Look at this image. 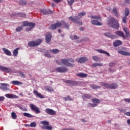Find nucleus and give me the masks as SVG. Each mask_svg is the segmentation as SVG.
Returning a JSON list of instances; mask_svg holds the SVG:
<instances>
[{"mask_svg": "<svg viewBox=\"0 0 130 130\" xmlns=\"http://www.w3.org/2000/svg\"><path fill=\"white\" fill-rule=\"evenodd\" d=\"M70 62H74V61L72 58L62 59L60 60L56 61V62L58 63V64H64V66H67L70 68H74V67H75V64L71 63Z\"/></svg>", "mask_w": 130, "mask_h": 130, "instance_id": "nucleus-1", "label": "nucleus"}, {"mask_svg": "<svg viewBox=\"0 0 130 130\" xmlns=\"http://www.w3.org/2000/svg\"><path fill=\"white\" fill-rule=\"evenodd\" d=\"M109 25L112 28L114 29H118L119 28V24L117 20L114 19V18H112L109 21Z\"/></svg>", "mask_w": 130, "mask_h": 130, "instance_id": "nucleus-2", "label": "nucleus"}, {"mask_svg": "<svg viewBox=\"0 0 130 130\" xmlns=\"http://www.w3.org/2000/svg\"><path fill=\"white\" fill-rule=\"evenodd\" d=\"M101 85L103 87H105V88H107L108 89H116L117 88V84L116 83H112V84H108L104 82H101Z\"/></svg>", "mask_w": 130, "mask_h": 130, "instance_id": "nucleus-3", "label": "nucleus"}, {"mask_svg": "<svg viewBox=\"0 0 130 130\" xmlns=\"http://www.w3.org/2000/svg\"><path fill=\"white\" fill-rule=\"evenodd\" d=\"M41 42H42V40L38 39L37 41H32L28 42V45L30 47H34L41 44Z\"/></svg>", "mask_w": 130, "mask_h": 130, "instance_id": "nucleus-4", "label": "nucleus"}, {"mask_svg": "<svg viewBox=\"0 0 130 130\" xmlns=\"http://www.w3.org/2000/svg\"><path fill=\"white\" fill-rule=\"evenodd\" d=\"M59 27H61V22H58L55 24H51L49 27V29L50 30H55L56 28H59Z\"/></svg>", "mask_w": 130, "mask_h": 130, "instance_id": "nucleus-5", "label": "nucleus"}, {"mask_svg": "<svg viewBox=\"0 0 130 130\" xmlns=\"http://www.w3.org/2000/svg\"><path fill=\"white\" fill-rule=\"evenodd\" d=\"M30 107L32 111H35L37 114L40 113V109L38 107L33 105L30 104Z\"/></svg>", "mask_w": 130, "mask_h": 130, "instance_id": "nucleus-6", "label": "nucleus"}, {"mask_svg": "<svg viewBox=\"0 0 130 130\" xmlns=\"http://www.w3.org/2000/svg\"><path fill=\"white\" fill-rule=\"evenodd\" d=\"M56 71L58 73H66L68 71V68L66 67H57L56 68Z\"/></svg>", "mask_w": 130, "mask_h": 130, "instance_id": "nucleus-7", "label": "nucleus"}, {"mask_svg": "<svg viewBox=\"0 0 130 130\" xmlns=\"http://www.w3.org/2000/svg\"><path fill=\"white\" fill-rule=\"evenodd\" d=\"M0 70L2 72H5V73H12V69L11 68L5 67L4 66H0Z\"/></svg>", "mask_w": 130, "mask_h": 130, "instance_id": "nucleus-8", "label": "nucleus"}, {"mask_svg": "<svg viewBox=\"0 0 130 130\" xmlns=\"http://www.w3.org/2000/svg\"><path fill=\"white\" fill-rule=\"evenodd\" d=\"M5 97L9 99H18V96L11 93H7L5 94Z\"/></svg>", "mask_w": 130, "mask_h": 130, "instance_id": "nucleus-9", "label": "nucleus"}, {"mask_svg": "<svg viewBox=\"0 0 130 130\" xmlns=\"http://www.w3.org/2000/svg\"><path fill=\"white\" fill-rule=\"evenodd\" d=\"M69 19L70 21H73L74 23H77V24H79V25H82V22L78 21V16H76L75 18L73 17H70Z\"/></svg>", "mask_w": 130, "mask_h": 130, "instance_id": "nucleus-10", "label": "nucleus"}, {"mask_svg": "<svg viewBox=\"0 0 130 130\" xmlns=\"http://www.w3.org/2000/svg\"><path fill=\"white\" fill-rule=\"evenodd\" d=\"M115 34L117 35V36H119V37H122V38H124V39H125V35H124V33L122 31H116L115 32Z\"/></svg>", "mask_w": 130, "mask_h": 130, "instance_id": "nucleus-11", "label": "nucleus"}, {"mask_svg": "<svg viewBox=\"0 0 130 130\" xmlns=\"http://www.w3.org/2000/svg\"><path fill=\"white\" fill-rule=\"evenodd\" d=\"M45 112L50 115H55V113H56V112L51 109H46L45 110Z\"/></svg>", "mask_w": 130, "mask_h": 130, "instance_id": "nucleus-12", "label": "nucleus"}, {"mask_svg": "<svg viewBox=\"0 0 130 130\" xmlns=\"http://www.w3.org/2000/svg\"><path fill=\"white\" fill-rule=\"evenodd\" d=\"M105 36L111 38V39H115L116 36L112 35L111 32H105L104 34Z\"/></svg>", "mask_w": 130, "mask_h": 130, "instance_id": "nucleus-13", "label": "nucleus"}, {"mask_svg": "<svg viewBox=\"0 0 130 130\" xmlns=\"http://www.w3.org/2000/svg\"><path fill=\"white\" fill-rule=\"evenodd\" d=\"M91 23L92 25H95L96 26H102V23L97 20H91Z\"/></svg>", "mask_w": 130, "mask_h": 130, "instance_id": "nucleus-14", "label": "nucleus"}, {"mask_svg": "<svg viewBox=\"0 0 130 130\" xmlns=\"http://www.w3.org/2000/svg\"><path fill=\"white\" fill-rule=\"evenodd\" d=\"M88 60V58L87 57H80L78 62H80V63H84V62H86Z\"/></svg>", "mask_w": 130, "mask_h": 130, "instance_id": "nucleus-15", "label": "nucleus"}, {"mask_svg": "<svg viewBox=\"0 0 130 130\" xmlns=\"http://www.w3.org/2000/svg\"><path fill=\"white\" fill-rule=\"evenodd\" d=\"M51 37H52L51 34L48 32L46 36V41L47 43H49V42H50V41L51 40Z\"/></svg>", "mask_w": 130, "mask_h": 130, "instance_id": "nucleus-16", "label": "nucleus"}, {"mask_svg": "<svg viewBox=\"0 0 130 130\" xmlns=\"http://www.w3.org/2000/svg\"><path fill=\"white\" fill-rule=\"evenodd\" d=\"M95 51H98V52H99L100 53H103V54H107L108 56H110V54H109V53L102 49H96Z\"/></svg>", "mask_w": 130, "mask_h": 130, "instance_id": "nucleus-17", "label": "nucleus"}, {"mask_svg": "<svg viewBox=\"0 0 130 130\" xmlns=\"http://www.w3.org/2000/svg\"><path fill=\"white\" fill-rule=\"evenodd\" d=\"M23 26L26 27V26H32V27H35V23L33 22H28L27 21H24L23 22Z\"/></svg>", "mask_w": 130, "mask_h": 130, "instance_id": "nucleus-18", "label": "nucleus"}, {"mask_svg": "<svg viewBox=\"0 0 130 130\" xmlns=\"http://www.w3.org/2000/svg\"><path fill=\"white\" fill-rule=\"evenodd\" d=\"M118 53L120 54H122V55H125L126 56H128L130 55L129 52H126L124 51L120 50L118 51Z\"/></svg>", "mask_w": 130, "mask_h": 130, "instance_id": "nucleus-19", "label": "nucleus"}, {"mask_svg": "<svg viewBox=\"0 0 130 130\" xmlns=\"http://www.w3.org/2000/svg\"><path fill=\"white\" fill-rule=\"evenodd\" d=\"M3 50L6 55H8L9 56L12 55V52H11V51L8 50V49L3 48Z\"/></svg>", "mask_w": 130, "mask_h": 130, "instance_id": "nucleus-20", "label": "nucleus"}, {"mask_svg": "<svg viewBox=\"0 0 130 130\" xmlns=\"http://www.w3.org/2000/svg\"><path fill=\"white\" fill-rule=\"evenodd\" d=\"M61 24L66 28V29H69V27H70V24L69 23H66L64 20H61Z\"/></svg>", "mask_w": 130, "mask_h": 130, "instance_id": "nucleus-21", "label": "nucleus"}, {"mask_svg": "<svg viewBox=\"0 0 130 130\" xmlns=\"http://www.w3.org/2000/svg\"><path fill=\"white\" fill-rule=\"evenodd\" d=\"M121 44H122V42L119 40H117L113 43V45L115 47H117V46H119Z\"/></svg>", "mask_w": 130, "mask_h": 130, "instance_id": "nucleus-22", "label": "nucleus"}, {"mask_svg": "<svg viewBox=\"0 0 130 130\" xmlns=\"http://www.w3.org/2000/svg\"><path fill=\"white\" fill-rule=\"evenodd\" d=\"M45 89L46 91H48V92H53V91H54V89H53L52 87L49 86H45Z\"/></svg>", "mask_w": 130, "mask_h": 130, "instance_id": "nucleus-23", "label": "nucleus"}, {"mask_svg": "<svg viewBox=\"0 0 130 130\" xmlns=\"http://www.w3.org/2000/svg\"><path fill=\"white\" fill-rule=\"evenodd\" d=\"M76 76H77L78 77H79L80 78H87L88 75L86 74L80 73L77 74Z\"/></svg>", "mask_w": 130, "mask_h": 130, "instance_id": "nucleus-24", "label": "nucleus"}, {"mask_svg": "<svg viewBox=\"0 0 130 130\" xmlns=\"http://www.w3.org/2000/svg\"><path fill=\"white\" fill-rule=\"evenodd\" d=\"M34 93L35 94V95H37L38 97H39V98H41V99L44 98V96H43L42 94L38 92V91H37V90H35L34 91Z\"/></svg>", "mask_w": 130, "mask_h": 130, "instance_id": "nucleus-25", "label": "nucleus"}, {"mask_svg": "<svg viewBox=\"0 0 130 130\" xmlns=\"http://www.w3.org/2000/svg\"><path fill=\"white\" fill-rule=\"evenodd\" d=\"M82 98L84 101H86L87 99H90L91 98V95H90V94H85L82 95Z\"/></svg>", "mask_w": 130, "mask_h": 130, "instance_id": "nucleus-26", "label": "nucleus"}, {"mask_svg": "<svg viewBox=\"0 0 130 130\" xmlns=\"http://www.w3.org/2000/svg\"><path fill=\"white\" fill-rule=\"evenodd\" d=\"M20 49V48H16L14 50L13 52V54L14 56H17L18 54L19 53V50Z\"/></svg>", "mask_w": 130, "mask_h": 130, "instance_id": "nucleus-27", "label": "nucleus"}, {"mask_svg": "<svg viewBox=\"0 0 130 130\" xmlns=\"http://www.w3.org/2000/svg\"><path fill=\"white\" fill-rule=\"evenodd\" d=\"M11 84H13V85H23V83L19 81H17V80H15V81H12L11 82Z\"/></svg>", "mask_w": 130, "mask_h": 130, "instance_id": "nucleus-28", "label": "nucleus"}, {"mask_svg": "<svg viewBox=\"0 0 130 130\" xmlns=\"http://www.w3.org/2000/svg\"><path fill=\"white\" fill-rule=\"evenodd\" d=\"M1 88L3 90H9V88L7 87V86H9V84L6 83H1Z\"/></svg>", "mask_w": 130, "mask_h": 130, "instance_id": "nucleus-29", "label": "nucleus"}, {"mask_svg": "<svg viewBox=\"0 0 130 130\" xmlns=\"http://www.w3.org/2000/svg\"><path fill=\"white\" fill-rule=\"evenodd\" d=\"M113 13L115 15L116 17L118 18L119 17V14H118V12H117V9L115 8H113Z\"/></svg>", "mask_w": 130, "mask_h": 130, "instance_id": "nucleus-30", "label": "nucleus"}, {"mask_svg": "<svg viewBox=\"0 0 130 130\" xmlns=\"http://www.w3.org/2000/svg\"><path fill=\"white\" fill-rule=\"evenodd\" d=\"M40 12L42 13V14H44V15H46V14H50V13H51V11H47L44 9L41 10Z\"/></svg>", "mask_w": 130, "mask_h": 130, "instance_id": "nucleus-31", "label": "nucleus"}, {"mask_svg": "<svg viewBox=\"0 0 130 130\" xmlns=\"http://www.w3.org/2000/svg\"><path fill=\"white\" fill-rule=\"evenodd\" d=\"M63 100H65V101H73L74 99H72L71 96H68L67 97H63Z\"/></svg>", "mask_w": 130, "mask_h": 130, "instance_id": "nucleus-32", "label": "nucleus"}, {"mask_svg": "<svg viewBox=\"0 0 130 130\" xmlns=\"http://www.w3.org/2000/svg\"><path fill=\"white\" fill-rule=\"evenodd\" d=\"M85 15H86L85 12H81L79 13L78 14L77 20H80V19H81L83 16H85Z\"/></svg>", "mask_w": 130, "mask_h": 130, "instance_id": "nucleus-33", "label": "nucleus"}, {"mask_svg": "<svg viewBox=\"0 0 130 130\" xmlns=\"http://www.w3.org/2000/svg\"><path fill=\"white\" fill-rule=\"evenodd\" d=\"M15 106L16 107H18V108H20L22 111H28V110L26 108H23L20 105L16 104L15 105Z\"/></svg>", "mask_w": 130, "mask_h": 130, "instance_id": "nucleus-34", "label": "nucleus"}, {"mask_svg": "<svg viewBox=\"0 0 130 130\" xmlns=\"http://www.w3.org/2000/svg\"><path fill=\"white\" fill-rule=\"evenodd\" d=\"M103 64L102 63H93L92 64V68H96V67H102Z\"/></svg>", "mask_w": 130, "mask_h": 130, "instance_id": "nucleus-35", "label": "nucleus"}, {"mask_svg": "<svg viewBox=\"0 0 130 130\" xmlns=\"http://www.w3.org/2000/svg\"><path fill=\"white\" fill-rule=\"evenodd\" d=\"M23 114L24 116H25L26 117H28V118H31L33 117V115H32L31 114H29L28 113H23Z\"/></svg>", "mask_w": 130, "mask_h": 130, "instance_id": "nucleus-36", "label": "nucleus"}, {"mask_svg": "<svg viewBox=\"0 0 130 130\" xmlns=\"http://www.w3.org/2000/svg\"><path fill=\"white\" fill-rule=\"evenodd\" d=\"M91 19H96V20H101V17L100 16L92 15L90 16Z\"/></svg>", "mask_w": 130, "mask_h": 130, "instance_id": "nucleus-37", "label": "nucleus"}, {"mask_svg": "<svg viewBox=\"0 0 130 130\" xmlns=\"http://www.w3.org/2000/svg\"><path fill=\"white\" fill-rule=\"evenodd\" d=\"M90 86L94 90H96V89H100L101 88L100 86H98L95 84H92V85H90Z\"/></svg>", "mask_w": 130, "mask_h": 130, "instance_id": "nucleus-38", "label": "nucleus"}, {"mask_svg": "<svg viewBox=\"0 0 130 130\" xmlns=\"http://www.w3.org/2000/svg\"><path fill=\"white\" fill-rule=\"evenodd\" d=\"M11 117L13 119H17V114L14 112H12L11 113Z\"/></svg>", "mask_w": 130, "mask_h": 130, "instance_id": "nucleus-39", "label": "nucleus"}, {"mask_svg": "<svg viewBox=\"0 0 130 130\" xmlns=\"http://www.w3.org/2000/svg\"><path fill=\"white\" fill-rule=\"evenodd\" d=\"M92 58L94 61H99L100 60V58L96 56H92Z\"/></svg>", "mask_w": 130, "mask_h": 130, "instance_id": "nucleus-40", "label": "nucleus"}, {"mask_svg": "<svg viewBox=\"0 0 130 130\" xmlns=\"http://www.w3.org/2000/svg\"><path fill=\"white\" fill-rule=\"evenodd\" d=\"M92 101L93 103L97 104V103H100V100L98 99H92Z\"/></svg>", "mask_w": 130, "mask_h": 130, "instance_id": "nucleus-41", "label": "nucleus"}, {"mask_svg": "<svg viewBox=\"0 0 130 130\" xmlns=\"http://www.w3.org/2000/svg\"><path fill=\"white\" fill-rule=\"evenodd\" d=\"M41 124H43L44 125H49V122L47 121H41Z\"/></svg>", "mask_w": 130, "mask_h": 130, "instance_id": "nucleus-42", "label": "nucleus"}, {"mask_svg": "<svg viewBox=\"0 0 130 130\" xmlns=\"http://www.w3.org/2000/svg\"><path fill=\"white\" fill-rule=\"evenodd\" d=\"M19 4L21 6H25V5H27V2L24 0H20Z\"/></svg>", "mask_w": 130, "mask_h": 130, "instance_id": "nucleus-43", "label": "nucleus"}, {"mask_svg": "<svg viewBox=\"0 0 130 130\" xmlns=\"http://www.w3.org/2000/svg\"><path fill=\"white\" fill-rule=\"evenodd\" d=\"M129 15V10L127 8L125 9V17H127Z\"/></svg>", "mask_w": 130, "mask_h": 130, "instance_id": "nucleus-44", "label": "nucleus"}, {"mask_svg": "<svg viewBox=\"0 0 130 130\" xmlns=\"http://www.w3.org/2000/svg\"><path fill=\"white\" fill-rule=\"evenodd\" d=\"M52 51V52L54 54H56V53H58V52H59V50L57 49H53L52 50H51Z\"/></svg>", "mask_w": 130, "mask_h": 130, "instance_id": "nucleus-45", "label": "nucleus"}, {"mask_svg": "<svg viewBox=\"0 0 130 130\" xmlns=\"http://www.w3.org/2000/svg\"><path fill=\"white\" fill-rule=\"evenodd\" d=\"M23 30V27L22 26H19L16 29V31L17 32H20V31H22Z\"/></svg>", "mask_w": 130, "mask_h": 130, "instance_id": "nucleus-46", "label": "nucleus"}, {"mask_svg": "<svg viewBox=\"0 0 130 130\" xmlns=\"http://www.w3.org/2000/svg\"><path fill=\"white\" fill-rule=\"evenodd\" d=\"M33 28H34V26H28V27H27L26 28V31H31V30H32V29H33Z\"/></svg>", "mask_w": 130, "mask_h": 130, "instance_id": "nucleus-47", "label": "nucleus"}, {"mask_svg": "<svg viewBox=\"0 0 130 130\" xmlns=\"http://www.w3.org/2000/svg\"><path fill=\"white\" fill-rule=\"evenodd\" d=\"M29 126L30 127H35L36 126V123L35 122H32L29 124Z\"/></svg>", "mask_w": 130, "mask_h": 130, "instance_id": "nucleus-48", "label": "nucleus"}, {"mask_svg": "<svg viewBox=\"0 0 130 130\" xmlns=\"http://www.w3.org/2000/svg\"><path fill=\"white\" fill-rule=\"evenodd\" d=\"M75 2L74 0H68V2L69 6H72L73 4H74V2Z\"/></svg>", "mask_w": 130, "mask_h": 130, "instance_id": "nucleus-49", "label": "nucleus"}, {"mask_svg": "<svg viewBox=\"0 0 130 130\" xmlns=\"http://www.w3.org/2000/svg\"><path fill=\"white\" fill-rule=\"evenodd\" d=\"M126 17L127 16H124L123 18H122V22L123 23H126Z\"/></svg>", "mask_w": 130, "mask_h": 130, "instance_id": "nucleus-50", "label": "nucleus"}, {"mask_svg": "<svg viewBox=\"0 0 130 130\" xmlns=\"http://www.w3.org/2000/svg\"><path fill=\"white\" fill-rule=\"evenodd\" d=\"M89 105H91V107H96L98 106L97 104H89Z\"/></svg>", "mask_w": 130, "mask_h": 130, "instance_id": "nucleus-51", "label": "nucleus"}, {"mask_svg": "<svg viewBox=\"0 0 130 130\" xmlns=\"http://www.w3.org/2000/svg\"><path fill=\"white\" fill-rule=\"evenodd\" d=\"M46 129H48V130H52V127L51 126H46Z\"/></svg>", "mask_w": 130, "mask_h": 130, "instance_id": "nucleus-52", "label": "nucleus"}, {"mask_svg": "<svg viewBox=\"0 0 130 130\" xmlns=\"http://www.w3.org/2000/svg\"><path fill=\"white\" fill-rule=\"evenodd\" d=\"M19 75L20 77H22V78H25V74H24L23 73L20 72Z\"/></svg>", "mask_w": 130, "mask_h": 130, "instance_id": "nucleus-53", "label": "nucleus"}, {"mask_svg": "<svg viewBox=\"0 0 130 130\" xmlns=\"http://www.w3.org/2000/svg\"><path fill=\"white\" fill-rule=\"evenodd\" d=\"M44 55H45V56H46L47 57H50V54H49V53H48L47 52L46 53H45Z\"/></svg>", "mask_w": 130, "mask_h": 130, "instance_id": "nucleus-54", "label": "nucleus"}, {"mask_svg": "<svg viewBox=\"0 0 130 130\" xmlns=\"http://www.w3.org/2000/svg\"><path fill=\"white\" fill-rule=\"evenodd\" d=\"M124 101L125 102H128V103H130V99H124Z\"/></svg>", "mask_w": 130, "mask_h": 130, "instance_id": "nucleus-55", "label": "nucleus"}, {"mask_svg": "<svg viewBox=\"0 0 130 130\" xmlns=\"http://www.w3.org/2000/svg\"><path fill=\"white\" fill-rule=\"evenodd\" d=\"M62 130H75V129H74V128H65L62 129Z\"/></svg>", "mask_w": 130, "mask_h": 130, "instance_id": "nucleus-56", "label": "nucleus"}, {"mask_svg": "<svg viewBox=\"0 0 130 130\" xmlns=\"http://www.w3.org/2000/svg\"><path fill=\"white\" fill-rule=\"evenodd\" d=\"M53 2H54V3H56V4H58V3H60L61 0H52Z\"/></svg>", "mask_w": 130, "mask_h": 130, "instance_id": "nucleus-57", "label": "nucleus"}, {"mask_svg": "<svg viewBox=\"0 0 130 130\" xmlns=\"http://www.w3.org/2000/svg\"><path fill=\"white\" fill-rule=\"evenodd\" d=\"M124 114L127 116H130V112H126L124 113Z\"/></svg>", "mask_w": 130, "mask_h": 130, "instance_id": "nucleus-58", "label": "nucleus"}, {"mask_svg": "<svg viewBox=\"0 0 130 130\" xmlns=\"http://www.w3.org/2000/svg\"><path fill=\"white\" fill-rule=\"evenodd\" d=\"M123 31H124L125 33H127L128 32V29H127L126 27H125L123 28Z\"/></svg>", "mask_w": 130, "mask_h": 130, "instance_id": "nucleus-59", "label": "nucleus"}, {"mask_svg": "<svg viewBox=\"0 0 130 130\" xmlns=\"http://www.w3.org/2000/svg\"><path fill=\"white\" fill-rule=\"evenodd\" d=\"M65 83H67V84H71V83H72V80H66L65 81Z\"/></svg>", "mask_w": 130, "mask_h": 130, "instance_id": "nucleus-60", "label": "nucleus"}, {"mask_svg": "<svg viewBox=\"0 0 130 130\" xmlns=\"http://www.w3.org/2000/svg\"><path fill=\"white\" fill-rule=\"evenodd\" d=\"M73 38H74V39H75V40H77V39H79V37H78L77 36H76V35H74V36H73Z\"/></svg>", "mask_w": 130, "mask_h": 130, "instance_id": "nucleus-61", "label": "nucleus"}, {"mask_svg": "<svg viewBox=\"0 0 130 130\" xmlns=\"http://www.w3.org/2000/svg\"><path fill=\"white\" fill-rule=\"evenodd\" d=\"M5 100V97L0 96V101H4Z\"/></svg>", "mask_w": 130, "mask_h": 130, "instance_id": "nucleus-62", "label": "nucleus"}, {"mask_svg": "<svg viewBox=\"0 0 130 130\" xmlns=\"http://www.w3.org/2000/svg\"><path fill=\"white\" fill-rule=\"evenodd\" d=\"M125 35H126V37H129V36H130L129 32L128 31V32H126Z\"/></svg>", "mask_w": 130, "mask_h": 130, "instance_id": "nucleus-63", "label": "nucleus"}, {"mask_svg": "<svg viewBox=\"0 0 130 130\" xmlns=\"http://www.w3.org/2000/svg\"><path fill=\"white\" fill-rule=\"evenodd\" d=\"M109 66L110 67H113V66H114V63L113 62L110 63Z\"/></svg>", "mask_w": 130, "mask_h": 130, "instance_id": "nucleus-64", "label": "nucleus"}]
</instances>
